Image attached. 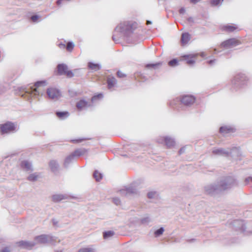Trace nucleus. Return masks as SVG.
Segmentation results:
<instances>
[{
    "label": "nucleus",
    "instance_id": "obj_23",
    "mask_svg": "<svg viewBox=\"0 0 252 252\" xmlns=\"http://www.w3.org/2000/svg\"><path fill=\"white\" fill-rule=\"evenodd\" d=\"M107 83L108 88L111 89L117 83V80L113 76H108L107 79Z\"/></svg>",
    "mask_w": 252,
    "mask_h": 252
},
{
    "label": "nucleus",
    "instance_id": "obj_35",
    "mask_svg": "<svg viewBox=\"0 0 252 252\" xmlns=\"http://www.w3.org/2000/svg\"><path fill=\"white\" fill-rule=\"evenodd\" d=\"M224 29L227 32H232L236 29V27L232 25H227L224 27Z\"/></svg>",
    "mask_w": 252,
    "mask_h": 252
},
{
    "label": "nucleus",
    "instance_id": "obj_17",
    "mask_svg": "<svg viewBox=\"0 0 252 252\" xmlns=\"http://www.w3.org/2000/svg\"><path fill=\"white\" fill-rule=\"evenodd\" d=\"M189 42V32H183L181 35L180 43L182 47L187 46Z\"/></svg>",
    "mask_w": 252,
    "mask_h": 252
},
{
    "label": "nucleus",
    "instance_id": "obj_15",
    "mask_svg": "<svg viewBox=\"0 0 252 252\" xmlns=\"http://www.w3.org/2000/svg\"><path fill=\"white\" fill-rule=\"evenodd\" d=\"M18 246L24 249L31 250L35 245L34 241H21L18 243Z\"/></svg>",
    "mask_w": 252,
    "mask_h": 252
},
{
    "label": "nucleus",
    "instance_id": "obj_24",
    "mask_svg": "<svg viewBox=\"0 0 252 252\" xmlns=\"http://www.w3.org/2000/svg\"><path fill=\"white\" fill-rule=\"evenodd\" d=\"M49 166L52 172H56L58 171L59 165L56 160H52L49 162Z\"/></svg>",
    "mask_w": 252,
    "mask_h": 252
},
{
    "label": "nucleus",
    "instance_id": "obj_58",
    "mask_svg": "<svg viewBox=\"0 0 252 252\" xmlns=\"http://www.w3.org/2000/svg\"><path fill=\"white\" fill-rule=\"evenodd\" d=\"M200 0H190V2L193 3V4H195L199 1H200Z\"/></svg>",
    "mask_w": 252,
    "mask_h": 252
},
{
    "label": "nucleus",
    "instance_id": "obj_39",
    "mask_svg": "<svg viewBox=\"0 0 252 252\" xmlns=\"http://www.w3.org/2000/svg\"><path fill=\"white\" fill-rule=\"evenodd\" d=\"M160 64H161L160 63H149V64H147L146 65V67L147 68H156L157 66H159Z\"/></svg>",
    "mask_w": 252,
    "mask_h": 252
},
{
    "label": "nucleus",
    "instance_id": "obj_55",
    "mask_svg": "<svg viewBox=\"0 0 252 252\" xmlns=\"http://www.w3.org/2000/svg\"><path fill=\"white\" fill-rule=\"evenodd\" d=\"M216 62V59H214V60H211L207 62L210 65H213V64H214Z\"/></svg>",
    "mask_w": 252,
    "mask_h": 252
},
{
    "label": "nucleus",
    "instance_id": "obj_4",
    "mask_svg": "<svg viewBox=\"0 0 252 252\" xmlns=\"http://www.w3.org/2000/svg\"><path fill=\"white\" fill-rule=\"evenodd\" d=\"M103 94H99L93 96L91 98V102L90 103L84 98L80 99L76 104V107L78 111L87 109L89 107L93 106L92 103L95 101L97 99L102 98Z\"/></svg>",
    "mask_w": 252,
    "mask_h": 252
},
{
    "label": "nucleus",
    "instance_id": "obj_27",
    "mask_svg": "<svg viewBox=\"0 0 252 252\" xmlns=\"http://www.w3.org/2000/svg\"><path fill=\"white\" fill-rule=\"evenodd\" d=\"M56 114L59 119L62 120L67 118L69 115V113L67 111H57Z\"/></svg>",
    "mask_w": 252,
    "mask_h": 252
},
{
    "label": "nucleus",
    "instance_id": "obj_61",
    "mask_svg": "<svg viewBox=\"0 0 252 252\" xmlns=\"http://www.w3.org/2000/svg\"><path fill=\"white\" fill-rule=\"evenodd\" d=\"M218 52L217 51L216 49H214V54H217Z\"/></svg>",
    "mask_w": 252,
    "mask_h": 252
},
{
    "label": "nucleus",
    "instance_id": "obj_43",
    "mask_svg": "<svg viewBox=\"0 0 252 252\" xmlns=\"http://www.w3.org/2000/svg\"><path fill=\"white\" fill-rule=\"evenodd\" d=\"M86 139V138H79V139H77L71 140V142L73 143H80V142L83 141L84 140H85Z\"/></svg>",
    "mask_w": 252,
    "mask_h": 252
},
{
    "label": "nucleus",
    "instance_id": "obj_22",
    "mask_svg": "<svg viewBox=\"0 0 252 252\" xmlns=\"http://www.w3.org/2000/svg\"><path fill=\"white\" fill-rule=\"evenodd\" d=\"M58 71L60 75H64L67 70V66L63 63L58 65Z\"/></svg>",
    "mask_w": 252,
    "mask_h": 252
},
{
    "label": "nucleus",
    "instance_id": "obj_8",
    "mask_svg": "<svg viewBox=\"0 0 252 252\" xmlns=\"http://www.w3.org/2000/svg\"><path fill=\"white\" fill-rule=\"evenodd\" d=\"M15 125L11 122L0 125V131L2 134L13 132L15 130Z\"/></svg>",
    "mask_w": 252,
    "mask_h": 252
},
{
    "label": "nucleus",
    "instance_id": "obj_13",
    "mask_svg": "<svg viewBox=\"0 0 252 252\" xmlns=\"http://www.w3.org/2000/svg\"><path fill=\"white\" fill-rule=\"evenodd\" d=\"M46 93L48 97L53 99L58 98L61 95L60 91L55 88H49L47 89Z\"/></svg>",
    "mask_w": 252,
    "mask_h": 252
},
{
    "label": "nucleus",
    "instance_id": "obj_29",
    "mask_svg": "<svg viewBox=\"0 0 252 252\" xmlns=\"http://www.w3.org/2000/svg\"><path fill=\"white\" fill-rule=\"evenodd\" d=\"M233 131V128L230 126H223L220 128V132L221 133L226 134Z\"/></svg>",
    "mask_w": 252,
    "mask_h": 252
},
{
    "label": "nucleus",
    "instance_id": "obj_46",
    "mask_svg": "<svg viewBox=\"0 0 252 252\" xmlns=\"http://www.w3.org/2000/svg\"><path fill=\"white\" fill-rule=\"evenodd\" d=\"M68 94L70 97H74L77 95V93L73 90H68Z\"/></svg>",
    "mask_w": 252,
    "mask_h": 252
},
{
    "label": "nucleus",
    "instance_id": "obj_48",
    "mask_svg": "<svg viewBox=\"0 0 252 252\" xmlns=\"http://www.w3.org/2000/svg\"><path fill=\"white\" fill-rule=\"evenodd\" d=\"M39 16L37 15H34L31 16V20L33 22H37V20L38 19Z\"/></svg>",
    "mask_w": 252,
    "mask_h": 252
},
{
    "label": "nucleus",
    "instance_id": "obj_60",
    "mask_svg": "<svg viewBox=\"0 0 252 252\" xmlns=\"http://www.w3.org/2000/svg\"><path fill=\"white\" fill-rule=\"evenodd\" d=\"M62 0H58L57 1V4L58 5H60V4L62 3Z\"/></svg>",
    "mask_w": 252,
    "mask_h": 252
},
{
    "label": "nucleus",
    "instance_id": "obj_32",
    "mask_svg": "<svg viewBox=\"0 0 252 252\" xmlns=\"http://www.w3.org/2000/svg\"><path fill=\"white\" fill-rule=\"evenodd\" d=\"M93 176L97 182L99 181L102 178V174L99 173L97 170L94 171Z\"/></svg>",
    "mask_w": 252,
    "mask_h": 252
},
{
    "label": "nucleus",
    "instance_id": "obj_6",
    "mask_svg": "<svg viewBox=\"0 0 252 252\" xmlns=\"http://www.w3.org/2000/svg\"><path fill=\"white\" fill-rule=\"evenodd\" d=\"M204 189L206 194L211 196L221 193L218 182L205 186Z\"/></svg>",
    "mask_w": 252,
    "mask_h": 252
},
{
    "label": "nucleus",
    "instance_id": "obj_40",
    "mask_svg": "<svg viewBox=\"0 0 252 252\" xmlns=\"http://www.w3.org/2000/svg\"><path fill=\"white\" fill-rule=\"evenodd\" d=\"M74 47V44L72 42H68L67 43L66 48V49L70 51H71Z\"/></svg>",
    "mask_w": 252,
    "mask_h": 252
},
{
    "label": "nucleus",
    "instance_id": "obj_63",
    "mask_svg": "<svg viewBox=\"0 0 252 252\" xmlns=\"http://www.w3.org/2000/svg\"><path fill=\"white\" fill-rule=\"evenodd\" d=\"M193 240V239H190L189 240V242H191V241H192Z\"/></svg>",
    "mask_w": 252,
    "mask_h": 252
},
{
    "label": "nucleus",
    "instance_id": "obj_10",
    "mask_svg": "<svg viewBox=\"0 0 252 252\" xmlns=\"http://www.w3.org/2000/svg\"><path fill=\"white\" fill-rule=\"evenodd\" d=\"M240 43L241 42L236 38H230L222 42L220 44V47L226 49L232 48L239 45Z\"/></svg>",
    "mask_w": 252,
    "mask_h": 252
},
{
    "label": "nucleus",
    "instance_id": "obj_19",
    "mask_svg": "<svg viewBox=\"0 0 252 252\" xmlns=\"http://www.w3.org/2000/svg\"><path fill=\"white\" fill-rule=\"evenodd\" d=\"M164 142L166 145V146L168 148H171L175 145V142L174 139L170 137L166 136L163 139Z\"/></svg>",
    "mask_w": 252,
    "mask_h": 252
},
{
    "label": "nucleus",
    "instance_id": "obj_38",
    "mask_svg": "<svg viewBox=\"0 0 252 252\" xmlns=\"http://www.w3.org/2000/svg\"><path fill=\"white\" fill-rule=\"evenodd\" d=\"M37 176L35 173L30 174L29 176V177H28V180H29L30 181H32V182H34V181H36L37 180Z\"/></svg>",
    "mask_w": 252,
    "mask_h": 252
},
{
    "label": "nucleus",
    "instance_id": "obj_59",
    "mask_svg": "<svg viewBox=\"0 0 252 252\" xmlns=\"http://www.w3.org/2000/svg\"><path fill=\"white\" fill-rule=\"evenodd\" d=\"M59 47H60V48H65V44H64L60 43V44H59Z\"/></svg>",
    "mask_w": 252,
    "mask_h": 252
},
{
    "label": "nucleus",
    "instance_id": "obj_50",
    "mask_svg": "<svg viewBox=\"0 0 252 252\" xmlns=\"http://www.w3.org/2000/svg\"><path fill=\"white\" fill-rule=\"evenodd\" d=\"M246 184H250L251 183H252V177H249L247 178H246L245 181Z\"/></svg>",
    "mask_w": 252,
    "mask_h": 252
},
{
    "label": "nucleus",
    "instance_id": "obj_41",
    "mask_svg": "<svg viewBox=\"0 0 252 252\" xmlns=\"http://www.w3.org/2000/svg\"><path fill=\"white\" fill-rule=\"evenodd\" d=\"M223 0H211V3L212 5L216 6L221 3Z\"/></svg>",
    "mask_w": 252,
    "mask_h": 252
},
{
    "label": "nucleus",
    "instance_id": "obj_20",
    "mask_svg": "<svg viewBox=\"0 0 252 252\" xmlns=\"http://www.w3.org/2000/svg\"><path fill=\"white\" fill-rule=\"evenodd\" d=\"M21 167L26 171H32V165L31 162L28 160H23L21 163Z\"/></svg>",
    "mask_w": 252,
    "mask_h": 252
},
{
    "label": "nucleus",
    "instance_id": "obj_5",
    "mask_svg": "<svg viewBox=\"0 0 252 252\" xmlns=\"http://www.w3.org/2000/svg\"><path fill=\"white\" fill-rule=\"evenodd\" d=\"M133 25V23L131 22H124L116 27L115 32H119L125 35H128L132 32Z\"/></svg>",
    "mask_w": 252,
    "mask_h": 252
},
{
    "label": "nucleus",
    "instance_id": "obj_18",
    "mask_svg": "<svg viewBox=\"0 0 252 252\" xmlns=\"http://www.w3.org/2000/svg\"><path fill=\"white\" fill-rule=\"evenodd\" d=\"M68 198L66 194H56L52 196V200L54 202H58Z\"/></svg>",
    "mask_w": 252,
    "mask_h": 252
},
{
    "label": "nucleus",
    "instance_id": "obj_16",
    "mask_svg": "<svg viewBox=\"0 0 252 252\" xmlns=\"http://www.w3.org/2000/svg\"><path fill=\"white\" fill-rule=\"evenodd\" d=\"M232 225L235 227L236 230H240L242 232L245 231L246 227L242 220H235L232 222Z\"/></svg>",
    "mask_w": 252,
    "mask_h": 252
},
{
    "label": "nucleus",
    "instance_id": "obj_21",
    "mask_svg": "<svg viewBox=\"0 0 252 252\" xmlns=\"http://www.w3.org/2000/svg\"><path fill=\"white\" fill-rule=\"evenodd\" d=\"M229 156L233 158H238L241 155V152L240 149L237 147H233L232 149H230Z\"/></svg>",
    "mask_w": 252,
    "mask_h": 252
},
{
    "label": "nucleus",
    "instance_id": "obj_9",
    "mask_svg": "<svg viewBox=\"0 0 252 252\" xmlns=\"http://www.w3.org/2000/svg\"><path fill=\"white\" fill-rule=\"evenodd\" d=\"M120 194L123 196L129 195H136L138 194V190L134 184L119 190Z\"/></svg>",
    "mask_w": 252,
    "mask_h": 252
},
{
    "label": "nucleus",
    "instance_id": "obj_36",
    "mask_svg": "<svg viewBox=\"0 0 252 252\" xmlns=\"http://www.w3.org/2000/svg\"><path fill=\"white\" fill-rule=\"evenodd\" d=\"M164 228L161 227L160 228H159V229H157V230L155 231V235L156 237H158V236H159L160 235H161L163 232H164Z\"/></svg>",
    "mask_w": 252,
    "mask_h": 252
},
{
    "label": "nucleus",
    "instance_id": "obj_45",
    "mask_svg": "<svg viewBox=\"0 0 252 252\" xmlns=\"http://www.w3.org/2000/svg\"><path fill=\"white\" fill-rule=\"evenodd\" d=\"M68 77L71 78L74 76V73L71 70H66V72L65 73V74Z\"/></svg>",
    "mask_w": 252,
    "mask_h": 252
},
{
    "label": "nucleus",
    "instance_id": "obj_7",
    "mask_svg": "<svg viewBox=\"0 0 252 252\" xmlns=\"http://www.w3.org/2000/svg\"><path fill=\"white\" fill-rule=\"evenodd\" d=\"M179 62H183L185 64H189V54L180 56L179 60L173 59L170 60L168 64L170 66L175 67L179 64Z\"/></svg>",
    "mask_w": 252,
    "mask_h": 252
},
{
    "label": "nucleus",
    "instance_id": "obj_51",
    "mask_svg": "<svg viewBox=\"0 0 252 252\" xmlns=\"http://www.w3.org/2000/svg\"><path fill=\"white\" fill-rule=\"evenodd\" d=\"M117 74L118 76L120 78H123L126 76V75L121 71H118Z\"/></svg>",
    "mask_w": 252,
    "mask_h": 252
},
{
    "label": "nucleus",
    "instance_id": "obj_3",
    "mask_svg": "<svg viewBox=\"0 0 252 252\" xmlns=\"http://www.w3.org/2000/svg\"><path fill=\"white\" fill-rule=\"evenodd\" d=\"M171 106H176L179 110H187L189 108V95L183 94L169 102Z\"/></svg>",
    "mask_w": 252,
    "mask_h": 252
},
{
    "label": "nucleus",
    "instance_id": "obj_42",
    "mask_svg": "<svg viewBox=\"0 0 252 252\" xmlns=\"http://www.w3.org/2000/svg\"><path fill=\"white\" fill-rule=\"evenodd\" d=\"M45 83H46V82L45 81H37L35 83L34 86L36 87V88H38L42 85H45Z\"/></svg>",
    "mask_w": 252,
    "mask_h": 252
},
{
    "label": "nucleus",
    "instance_id": "obj_62",
    "mask_svg": "<svg viewBox=\"0 0 252 252\" xmlns=\"http://www.w3.org/2000/svg\"><path fill=\"white\" fill-rule=\"evenodd\" d=\"M147 24H151L152 22L150 21H147Z\"/></svg>",
    "mask_w": 252,
    "mask_h": 252
},
{
    "label": "nucleus",
    "instance_id": "obj_12",
    "mask_svg": "<svg viewBox=\"0 0 252 252\" xmlns=\"http://www.w3.org/2000/svg\"><path fill=\"white\" fill-rule=\"evenodd\" d=\"M230 153H231L230 152V148H214L212 150V154L217 156L227 157L229 156Z\"/></svg>",
    "mask_w": 252,
    "mask_h": 252
},
{
    "label": "nucleus",
    "instance_id": "obj_11",
    "mask_svg": "<svg viewBox=\"0 0 252 252\" xmlns=\"http://www.w3.org/2000/svg\"><path fill=\"white\" fill-rule=\"evenodd\" d=\"M54 240V237L46 234H42L35 237V241L41 244H46Z\"/></svg>",
    "mask_w": 252,
    "mask_h": 252
},
{
    "label": "nucleus",
    "instance_id": "obj_26",
    "mask_svg": "<svg viewBox=\"0 0 252 252\" xmlns=\"http://www.w3.org/2000/svg\"><path fill=\"white\" fill-rule=\"evenodd\" d=\"M86 151L84 149H78L75 150L73 153L71 154L73 155L74 158L75 157H79L82 155H83L86 153Z\"/></svg>",
    "mask_w": 252,
    "mask_h": 252
},
{
    "label": "nucleus",
    "instance_id": "obj_47",
    "mask_svg": "<svg viewBox=\"0 0 252 252\" xmlns=\"http://www.w3.org/2000/svg\"><path fill=\"white\" fill-rule=\"evenodd\" d=\"M211 53V50H208V51H207V53L202 52H201V53L199 54V55H200L201 57H202V58H204V57H206V56H207L208 54H210V53Z\"/></svg>",
    "mask_w": 252,
    "mask_h": 252
},
{
    "label": "nucleus",
    "instance_id": "obj_2",
    "mask_svg": "<svg viewBox=\"0 0 252 252\" xmlns=\"http://www.w3.org/2000/svg\"><path fill=\"white\" fill-rule=\"evenodd\" d=\"M218 182L221 192L237 186L238 182L233 176L221 178Z\"/></svg>",
    "mask_w": 252,
    "mask_h": 252
},
{
    "label": "nucleus",
    "instance_id": "obj_56",
    "mask_svg": "<svg viewBox=\"0 0 252 252\" xmlns=\"http://www.w3.org/2000/svg\"><path fill=\"white\" fill-rule=\"evenodd\" d=\"M185 148H186L185 147H182V148H181L180 149V150L179 151V154L181 155V154H183L185 151Z\"/></svg>",
    "mask_w": 252,
    "mask_h": 252
},
{
    "label": "nucleus",
    "instance_id": "obj_52",
    "mask_svg": "<svg viewBox=\"0 0 252 252\" xmlns=\"http://www.w3.org/2000/svg\"><path fill=\"white\" fill-rule=\"evenodd\" d=\"M0 252H10V250L8 247H5L2 249Z\"/></svg>",
    "mask_w": 252,
    "mask_h": 252
},
{
    "label": "nucleus",
    "instance_id": "obj_44",
    "mask_svg": "<svg viewBox=\"0 0 252 252\" xmlns=\"http://www.w3.org/2000/svg\"><path fill=\"white\" fill-rule=\"evenodd\" d=\"M113 203L116 205H119L121 203V200L118 197H114L113 198Z\"/></svg>",
    "mask_w": 252,
    "mask_h": 252
},
{
    "label": "nucleus",
    "instance_id": "obj_30",
    "mask_svg": "<svg viewBox=\"0 0 252 252\" xmlns=\"http://www.w3.org/2000/svg\"><path fill=\"white\" fill-rule=\"evenodd\" d=\"M115 234V232L112 230L106 231L103 232V236L104 239H108L113 236Z\"/></svg>",
    "mask_w": 252,
    "mask_h": 252
},
{
    "label": "nucleus",
    "instance_id": "obj_1",
    "mask_svg": "<svg viewBox=\"0 0 252 252\" xmlns=\"http://www.w3.org/2000/svg\"><path fill=\"white\" fill-rule=\"evenodd\" d=\"M249 78L242 73L236 74L231 82L230 90L232 92H237L244 88L248 84Z\"/></svg>",
    "mask_w": 252,
    "mask_h": 252
},
{
    "label": "nucleus",
    "instance_id": "obj_57",
    "mask_svg": "<svg viewBox=\"0 0 252 252\" xmlns=\"http://www.w3.org/2000/svg\"><path fill=\"white\" fill-rule=\"evenodd\" d=\"M112 39H113V41H114V42H115L116 43H118V42H119V39H118V38L116 37V35H113V36H112Z\"/></svg>",
    "mask_w": 252,
    "mask_h": 252
},
{
    "label": "nucleus",
    "instance_id": "obj_54",
    "mask_svg": "<svg viewBox=\"0 0 252 252\" xmlns=\"http://www.w3.org/2000/svg\"><path fill=\"white\" fill-rule=\"evenodd\" d=\"M52 221L54 226H57L58 223V220L56 219H52Z\"/></svg>",
    "mask_w": 252,
    "mask_h": 252
},
{
    "label": "nucleus",
    "instance_id": "obj_34",
    "mask_svg": "<svg viewBox=\"0 0 252 252\" xmlns=\"http://www.w3.org/2000/svg\"><path fill=\"white\" fill-rule=\"evenodd\" d=\"M198 55H199V54L198 53L190 54V66L195 63V61L193 59L197 57Z\"/></svg>",
    "mask_w": 252,
    "mask_h": 252
},
{
    "label": "nucleus",
    "instance_id": "obj_31",
    "mask_svg": "<svg viewBox=\"0 0 252 252\" xmlns=\"http://www.w3.org/2000/svg\"><path fill=\"white\" fill-rule=\"evenodd\" d=\"M151 221V219L148 216H146L140 220L141 223L144 225H148Z\"/></svg>",
    "mask_w": 252,
    "mask_h": 252
},
{
    "label": "nucleus",
    "instance_id": "obj_37",
    "mask_svg": "<svg viewBox=\"0 0 252 252\" xmlns=\"http://www.w3.org/2000/svg\"><path fill=\"white\" fill-rule=\"evenodd\" d=\"M78 252H94V250L91 248H83L80 249Z\"/></svg>",
    "mask_w": 252,
    "mask_h": 252
},
{
    "label": "nucleus",
    "instance_id": "obj_53",
    "mask_svg": "<svg viewBox=\"0 0 252 252\" xmlns=\"http://www.w3.org/2000/svg\"><path fill=\"white\" fill-rule=\"evenodd\" d=\"M185 12H186V10L184 7H181L179 9V13L180 14L183 15L185 14Z\"/></svg>",
    "mask_w": 252,
    "mask_h": 252
},
{
    "label": "nucleus",
    "instance_id": "obj_14",
    "mask_svg": "<svg viewBox=\"0 0 252 252\" xmlns=\"http://www.w3.org/2000/svg\"><path fill=\"white\" fill-rule=\"evenodd\" d=\"M21 90L26 94H33L34 95H39L40 94L39 90L34 88V86L23 87L21 88Z\"/></svg>",
    "mask_w": 252,
    "mask_h": 252
},
{
    "label": "nucleus",
    "instance_id": "obj_25",
    "mask_svg": "<svg viewBox=\"0 0 252 252\" xmlns=\"http://www.w3.org/2000/svg\"><path fill=\"white\" fill-rule=\"evenodd\" d=\"M74 159L75 158L71 154L67 156L64 160V162L63 163L64 166L65 168H67L69 166V164L73 162Z\"/></svg>",
    "mask_w": 252,
    "mask_h": 252
},
{
    "label": "nucleus",
    "instance_id": "obj_33",
    "mask_svg": "<svg viewBox=\"0 0 252 252\" xmlns=\"http://www.w3.org/2000/svg\"><path fill=\"white\" fill-rule=\"evenodd\" d=\"M200 102V99H197L194 95L190 94V106L194 103L196 105H198Z\"/></svg>",
    "mask_w": 252,
    "mask_h": 252
},
{
    "label": "nucleus",
    "instance_id": "obj_28",
    "mask_svg": "<svg viewBox=\"0 0 252 252\" xmlns=\"http://www.w3.org/2000/svg\"><path fill=\"white\" fill-rule=\"evenodd\" d=\"M88 67L91 69L94 70V71L98 70L101 68V66L100 64L98 63H94L92 62H89L88 63Z\"/></svg>",
    "mask_w": 252,
    "mask_h": 252
},
{
    "label": "nucleus",
    "instance_id": "obj_49",
    "mask_svg": "<svg viewBox=\"0 0 252 252\" xmlns=\"http://www.w3.org/2000/svg\"><path fill=\"white\" fill-rule=\"evenodd\" d=\"M155 194H156L155 192H153V191L149 192L147 194V196L149 198H153L154 197Z\"/></svg>",
    "mask_w": 252,
    "mask_h": 252
}]
</instances>
